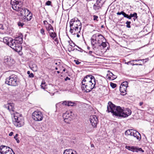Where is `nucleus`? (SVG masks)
<instances>
[{"label":"nucleus","instance_id":"obj_30","mask_svg":"<svg viewBox=\"0 0 154 154\" xmlns=\"http://www.w3.org/2000/svg\"><path fill=\"white\" fill-rule=\"evenodd\" d=\"M133 131V130L132 129L128 130L125 131V134L126 135H130L131 136Z\"/></svg>","mask_w":154,"mask_h":154},{"label":"nucleus","instance_id":"obj_10","mask_svg":"<svg viewBox=\"0 0 154 154\" xmlns=\"http://www.w3.org/2000/svg\"><path fill=\"white\" fill-rule=\"evenodd\" d=\"M72 111L67 112L63 114V117L65 122L69 123V122L73 119L72 116Z\"/></svg>","mask_w":154,"mask_h":154},{"label":"nucleus","instance_id":"obj_37","mask_svg":"<svg viewBox=\"0 0 154 154\" xmlns=\"http://www.w3.org/2000/svg\"><path fill=\"white\" fill-rule=\"evenodd\" d=\"M131 23V22L130 21H127L126 24H127L126 27L128 28H130L131 27L130 24Z\"/></svg>","mask_w":154,"mask_h":154},{"label":"nucleus","instance_id":"obj_18","mask_svg":"<svg viewBox=\"0 0 154 154\" xmlns=\"http://www.w3.org/2000/svg\"><path fill=\"white\" fill-rule=\"evenodd\" d=\"M5 107L9 110L11 114H13V112L14 109V103H8L6 105H5Z\"/></svg>","mask_w":154,"mask_h":154},{"label":"nucleus","instance_id":"obj_24","mask_svg":"<svg viewBox=\"0 0 154 154\" xmlns=\"http://www.w3.org/2000/svg\"><path fill=\"white\" fill-rule=\"evenodd\" d=\"M63 154H77V153L75 151H72V149H69L65 150Z\"/></svg>","mask_w":154,"mask_h":154},{"label":"nucleus","instance_id":"obj_61","mask_svg":"<svg viewBox=\"0 0 154 154\" xmlns=\"http://www.w3.org/2000/svg\"><path fill=\"white\" fill-rule=\"evenodd\" d=\"M60 103H58L57 104H56V106H58V105H60Z\"/></svg>","mask_w":154,"mask_h":154},{"label":"nucleus","instance_id":"obj_36","mask_svg":"<svg viewBox=\"0 0 154 154\" xmlns=\"http://www.w3.org/2000/svg\"><path fill=\"white\" fill-rule=\"evenodd\" d=\"M18 134H16L14 136V138L15 139V140L17 141V142L18 143H19L20 142V140L17 137H18Z\"/></svg>","mask_w":154,"mask_h":154},{"label":"nucleus","instance_id":"obj_59","mask_svg":"<svg viewBox=\"0 0 154 154\" xmlns=\"http://www.w3.org/2000/svg\"><path fill=\"white\" fill-rule=\"evenodd\" d=\"M91 147H94V144H91Z\"/></svg>","mask_w":154,"mask_h":154},{"label":"nucleus","instance_id":"obj_43","mask_svg":"<svg viewBox=\"0 0 154 154\" xmlns=\"http://www.w3.org/2000/svg\"><path fill=\"white\" fill-rule=\"evenodd\" d=\"M40 32L42 35H45V30L43 29V28L41 29L40 30Z\"/></svg>","mask_w":154,"mask_h":154},{"label":"nucleus","instance_id":"obj_52","mask_svg":"<svg viewBox=\"0 0 154 154\" xmlns=\"http://www.w3.org/2000/svg\"><path fill=\"white\" fill-rule=\"evenodd\" d=\"M14 133L13 132H11L9 134V136H12L13 134Z\"/></svg>","mask_w":154,"mask_h":154},{"label":"nucleus","instance_id":"obj_46","mask_svg":"<svg viewBox=\"0 0 154 154\" xmlns=\"http://www.w3.org/2000/svg\"><path fill=\"white\" fill-rule=\"evenodd\" d=\"M74 61L75 63L77 65H79L81 63L80 62H79L77 60H74Z\"/></svg>","mask_w":154,"mask_h":154},{"label":"nucleus","instance_id":"obj_9","mask_svg":"<svg viewBox=\"0 0 154 154\" xmlns=\"http://www.w3.org/2000/svg\"><path fill=\"white\" fill-rule=\"evenodd\" d=\"M32 116L33 120L36 121H41L43 118L42 112L38 110L34 111L32 113Z\"/></svg>","mask_w":154,"mask_h":154},{"label":"nucleus","instance_id":"obj_39","mask_svg":"<svg viewBox=\"0 0 154 154\" xmlns=\"http://www.w3.org/2000/svg\"><path fill=\"white\" fill-rule=\"evenodd\" d=\"M116 78V76L114 75V76H113L112 77L110 76H108V78L111 80H113L115 79Z\"/></svg>","mask_w":154,"mask_h":154},{"label":"nucleus","instance_id":"obj_62","mask_svg":"<svg viewBox=\"0 0 154 154\" xmlns=\"http://www.w3.org/2000/svg\"><path fill=\"white\" fill-rule=\"evenodd\" d=\"M139 61H143L144 60H143V59H139Z\"/></svg>","mask_w":154,"mask_h":154},{"label":"nucleus","instance_id":"obj_49","mask_svg":"<svg viewBox=\"0 0 154 154\" xmlns=\"http://www.w3.org/2000/svg\"><path fill=\"white\" fill-rule=\"evenodd\" d=\"M109 76H110L112 77L113 76H114V74L112 72H110L109 73Z\"/></svg>","mask_w":154,"mask_h":154},{"label":"nucleus","instance_id":"obj_40","mask_svg":"<svg viewBox=\"0 0 154 154\" xmlns=\"http://www.w3.org/2000/svg\"><path fill=\"white\" fill-rule=\"evenodd\" d=\"M110 86L113 88H115L116 86V85L113 83H110Z\"/></svg>","mask_w":154,"mask_h":154},{"label":"nucleus","instance_id":"obj_17","mask_svg":"<svg viewBox=\"0 0 154 154\" xmlns=\"http://www.w3.org/2000/svg\"><path fill=\"white\" fill-rule=\"evenodd\" d=\"M3 41L4 43L9 45L12 48V43L13 42V39L11 38H9L8 37H4L3 39Z\"/></svg>","mask_w":154,"mask_h":154},{"label":"nucleus","instance_id":"obj_58","mask_svg":"<svg viewBox=\"0 0 154 154\" xmlns=\"http://www.w3.org/2000/svg\"><path fill=\"white\" fill-rule=\"evenodd\" d=\"M133 60H134V61H136V62H138V61H139V59Z\"/></svg>","mask_w":154,"mask_h":154},{"label":"nucleus","instance_id":"obj_31","mask_svg":"<svg viewBox=\"0 0 154 154\" xmlns=\"http://www.w3.org/2000/svg\"><path fill=\"white\" fill-rule=\"evenodd\" d=\"M46 85H45V81H42V82L41 87V88L44 89L46 88Z\"/></svg>","mask_w":154,"mask_h":154},{"label":"nucleus","instance_id":"obj_13","mask_svg":"<svg viewBox=\"0 0 154 154\" xmlns=\"http://www.w3.org/2000/svg\"><path fill=\"white\" fill-rule=\"evenodd\" d=\"M90 120L92 126L94 128H96L98 122L97 117L95 115L91 116H90Z\"/></svg>","mask_w":154,"mask_h":154},{"label":"nucleus","instance_id":"obj_19","mask_svg":"<svg viewBox=\"0 0 154 154\" xmlns=\"http://www.w3.org/2000/svg\"><path fill=\"white\" fill-rule=\"evenodd\" d=\"M8 150H11V148L4 145H2L0 146V151L2 154H5Z\"/></svg>","mask_w":154,"mask_h":154},{"label":"nucleus","instance_id":"obj_55","mask_svg":"<svg viewBox=\"0 0 154 154\" xmlns=\"http://www.w3.org/2000/svg\"><path fill=\"white\" fill-rule=\"evenodd\" d=\"M143 102H140V103H139V104H140V106H142V105H143Z\"/></svg>","mask_w":154,"mask_h":154},{"label":"nucleus","instance_id":"obj_25","mask_svg":"<svg viewBox=\"0 0 154 154\" xmlns=\"http://www.w3.org/2000/svg\"><path fill=\"white\" fill-rule=\"evenodd\" d=\"M127 88L122 86H120V91L122 95H125L126 94Z\"/></svg>","mask_w":154,"mask_h":154},{"label":"nucleus","instance_id":"obj_35","mask_svg":"<svg viewBox=\"0 0 154 154\" xmlns=\"http://www.w3.org/2000/svg\"><path fill=\"white\" fill-rule=\"evenodd\" d=\"M134 60H132L129 61L127 62H126L125 63L127 65L131 64L133 66H134Z\"/></svg>","mask_w":154,"mask_h":154},{"label":"nucleus","instance_id":"obj_28","mask_svg":"<svg viewBox=\"0 0 154 154\" xmlns=\"http://www.w3.org/2000/svg\"><path fill=\"white\" fill-rule=\"evenodd\" d=\"M50 36L53 39H54V38L56 36V34L54 32V30L53 31H51L48 32Z\"/></svg>","mask_w":154,"mask_h":154},{"label":"nucleus","instance_id":"obj_7","mask_svg":"<svg viewBox=\"0 0 154 154\" xmlns=\"http://www.w3.org/2000/svg\"><path fill=\"white\" fill-rule=\"evenodd\" d=\"M96 80L94 82H91L82 84V89L86 92H90L92 89L96 88L95 85Z\"/></svg>","mask_w":154,"mask_h":154},{"label":"nucleus","instance_id":"obj_48","mask_svg":"<svg viewBox=\"0 0 154 154\" xmlns=\"http://www.w3.org/2000/svg\"><path fill=\"white\" fill-rule=\"evenodd\" d=\"M59 64H58V63L57 62H56L55 61H54V62L53 63L54 65V66L55 65H60V62H59Z\"/></svg>","mask_w":154,"mask_h":154},{"label":"nucleus","instance_id":"obj_14","mask_svg":"<svg viewBox=\"0 0 154 154\" xmlns=\"http://www.w3.org/2000/svg\"><path fill=\"white\" fill-rule=\"evenodd\" d=\"M104 3L102 0H96V2L93 5V9L95 11H97L101 9Z\"/></svg>","mask_w":154,"mask_h":154},{"label":"nucleus","instance_id":"obj_42","mask_svg":"<svg viewBox=\"0 0 154 154\" xmlns=\"http://www.w3.org/2000/svg\"><path fill=\"white\" fill-rule=\"evenodd\" d=\"M51 2L50 1H48L45 3V5L49 6L51 5Z\"/></svg>","mask_w":154,"mask_h":154},{"label":"nucleus","instance_id":"obj_22","mask_svg":"<svg viewBox=\"0 0 154 154\" xmlns=\"http://www.w3.org/2000/svg\"><path fill=\"white\" fill-rule=\"evenodd\" d=\"M74 103L72 102L71 101H63L61 104L63 105H65L66 106H74Z\"/></svg>","mask_w":154,"mask_h":154},{"label":"nucleus","instance_id":"obj_57","mask_svg":"<svg viewBox=\"0 0 154 154\" xmlns=\"http://www.w3.org/2000/svg\"><path fill=\"white\" fill-rule=\"evenodd\" d=\"M92 53V51H90L89 52V54L91 55V54Z\"/></svg>","mask_w":154,"mask_h":154},{"label":"nucleus","instance_id":"obj_16","mask_svg":"<svg viewBox=\"0 0 154 154\" xmlns=\"http://www.w3.org/2000/svg\"><path fill=\"white\" fill-rule=\"evenodd\" d=\"M14 61L10 57L7 56L5 57L4 63L7 65L9 66H12L14 63Z\"/></svg>","mask_w":154,"mask_h":154},{"label":"nucleus","instance_id":"obj_41","mask_svg":"<svg viewBox=\"0 0 154 154\" xmlns=\"http://www.w3.org/2000/svg\"><path fill=\"white\" fill-rule=\"evenodd\" d=\"M143 60H145L143 61H142L143 63L144 64L146 63L149 60V58H147L145 59H143Z\"/></svg>","mask_w":154,"mask_h":154},{"label":"nucleus","instance_id":"obj_56","mask_svg":"<svg viewBox=\"0 0 154 154\" xmlns=\"http://www.w3.org/2000/svg\"><path fill=\"white\" fill-rule=\"evenodd\" d=\"M50 23H51V22L52 23H54V21L52 20H50Z\"/></svg>","mask_w":154,"mask_h":154},{"label":"nucleus","instance_id":"obj_1","mask_svg":"<svg viewBox=\"0 0 154 154\" xmlns=\"http://www.w3.org/2000/svg\"><path fill=\"white\" fill-rule=\"evenodd\" d=\"M107 108V111L108 112H110L113 115L119 117H127L131 113V111L130 109L126 108L123 110L120 106H116L111 102H108Z\"/></svg>","mask_w":154,"mask_h":154},{"label":"nucleus","instance_id":"obj_53","mask_svg":"<svg viewBox=\"0 0 154 154\" xmlns=\"http://www.w3.org/2000/svg\"><path fill=\"white\" fill-rule=\"evenodd\" d=\"M134 65H136V66H138V65L142 66V64H137V63L134 64Z\"/></svg>","mask_w":154,"mask_h":154},{"label":"nucleus","instance_id":"obj_32","mask_svg":"<svg viewBox=\"0 0 154 154\" xmlns=\"http://www.w3.org/2000/svg\"><path fill=\"white\" fill-rule=\"evenodd\" d=\"M128 82L127 81H125L123 82L121 85L120 86H122V87H125L126 88H127L128 87Z\"/></svg>","mask_w":154,"mask_h":154},{"label":"nucleus","instance_id":"obj_8","mask_svg":"<svg viewBox=\"0 0 154 154\" xmlns=\"http://www.w3.org/2000/svg\"><path fill=\"white\" fill-rule=\"evenodd\" d=\"M11 4L14 10L17 11L23 7V3L19 0H11Z\"/></svg>","mask_w":154,"mask_h":154},{"label":"nucleus","instance_id":"obj_34","mask_svg":"<svg viewBox=\"0 0 154 154\" xmlns=\"http://www.w3.org/2000/svg\"><path fill=\"white\" fill-rule=\"evenodd\" d=\"M17 25L19 27H22L24 25V23H23L20 21L18 22Z\"/></svg>","mask_w":154,"mask_h":154},{"label":"nucleus","instance_id":"obj_29","mask_svg":"<svg viewBox=\"0 0 154 154\" xmlns=\"http://www.w3.org/2000/svg\"><path fill=\"white\" fill-rule=\"evenodd\" d=\"M30 67L31 69L34 72L36 71L37 70V66L35 64H33Z\"/></svg>","mask_w":154,"mask_h":154},{"label":"nucleus","instance_id":"obj_21","mask_svg":"<svg viewBox=\"0 0 154 154\" xmlns=\"http://www.w3.org/2000/svg\"><path fill=\"white\" fill-rule=\"evenodd\" d=\"M26 18H23L22 19L24 20V21H30L32 18V15L31 13L29 11L27 15H26L25 16Z\"/></svg>","mask_w":154,"mask_h":154},{"label":"nucleus","instance_id":"obj_23","mask_svg":"<svg viewBox=\"0 0 154 154\" xmlns=\"http://www.w3.org/2000/svg\"><path fill=\"white\" fill-rule=\"evenodd\" d=\"M126 148L129 150L133 152H137V148L134 146H126Z\"/></svg>","mask_w":154,"mask_h":154},{"label":"nucleus","instance_id":"obj_12","mask_svg":"<svg viewBox=\"0 0 154 154\" xmlns=\"http://www.w3.org/2000/svg\"><path fill=\"white\" fill-rule=\"evenodd\" d=\"M17 11L18 12L19 16L23 19V18H26V14L27 15L28 13L29 12V11L25 8L22 7Z\"/></svg>","mask_w":154,"mask_h":154},{"label":"nucleus","instance_id":"obj_51","mask_svg":"<svg viewBox=\"0 0 154 154\" xmlns=\"http://www.w3.org/2000/svg\"><path fill=\"white\" fill-rule=\"evenodd\" d=\"M69 45H70L72 46V47H73L75 45V44H74V43H72V44L71 43H70V42L69 41Z\"/></svg>","mask_w":154,"mask_h":154},{"label":"nucleus","instance_id":"obj_47","mask_svg":"<svg viewBox=\"0 0 154 154\" xmlns=\"http://www.w3.org/2000/svg\"><path fill=\"white\" fill-rule=\"evenodd\" d=\"M43 23L45 25V27L46 26V25H48V23L47 21L46 20H45L43 21Z\"/></svg>","mask_w":154,"mask_h":154},{"label":"nucleus","instance_id":"obj_33","mask_svg":"<svg viewBox=\"0 0 154 154\" xmlns=\"http://www.w3.org/2000/svg\"><path fill=\"white\" fill-rule=\"evenodd\" d=\"M116 14L118 15L122 14L125 17L126 16V14L123 11H122L120 12H118L116 13Z\"/></svg>","mask_w":154,"mask_h":154},{"label":"nucleus","instance_id":"obj_38","mask_svg":"<svg viewBox=\"0 0 154 154\" xmlns=\"http://www.w3.org/2000/svg\"><path fill=\"white\" fill-rule=\"evenodd\" d=\"M27 73L29 75V77L30 78H32L34 77V75L33 73H30L29 71H28L27 72Z\"/></svg>","mask_w":154,"mask_h":154},{"label":"nucleus","instance_id":"obj_26","mask_svg":"<svg viewBox=\"0 0 154 154\" xmlns=\"http://www.w3.org/2000/svg\"><path fill=\"white\" fill-rule=\"evenodd\" d=\"M126 16L125 17L129 19H131L132 17H134L136 19L138 17L137 13L135 12L133 14H131L129 16L126 14Z\"/></svg>","mask_w":154,"mask_h":154},{"label":"nucleus","instance_id":"obj_6","mask_svg":"<svg viewBox=\"0 0 154 154\" xmlns=\"http://www.w3.org/2000/svg\"><path fill=\"white\" fill-rule=\"evenodd\" d=\"M5 82L9 85L16 86L18 85L19 81L17 75H12L6 79Z\"/></svg>","mask_w":154,"mask_h":154},{"label":"nucleus","instance_id":"obj_11","mask_svg":"<svg viewBox=\"0 0 154 154\" xmlns=\"http://www.w3.org/2000/svg\"><path fill=\"white\" fill-rule=\"evenodd\" d=\"M17 11L18 12L19 16L23 19V18H26V14L27 15L28 13L29 12V11L25 8L22 7Z\"/></svg>","mask_w":154,"mask_h":154},{"label":"nucleus","instance_id":"obj_54","mask_svg":"<svg viewBox=\"0 0 154 154\" xmlns=\"http://www.w3.org/2000/svg\"><path fill=\"white\" fill-rule=\"evenodd\" d=\"M70 79L68 77H67L65 79V80L66 81L68 80H69Z\"/></svg>","mask_w":154,"mask_h":154},{"label":"nucleus","instance_id":"obj_3","mask_svg":"<svg viewBox=\"0 0 154 154\" xmlns=\"http://www.w3.org/2000/svg\"><path fill=\"white\" fill-rule=\"evenodd\" d=\"M70 32L72 35H75L80 32L82 27L81 23L77 18L72 19L70 22Z\"/></svg>","mask_w":154,"mask_h":154},{"label":"nucleus","instance_id":"obj_5","mask_svg":"<svg viewBox=\"0 0 154 154\" xmlns=\"http://www.w3.org/2000/svg\"><path fill=\"white\" fill-rule=\"evenodd\" d=\"M13 122L14 124L16 127H21L24 125V120L22 115L17 112L14 113Z\"/></svg>","mask_w":154,"mask_h":154},{"label":"nucleus","instance_id":"obj_44","mask_svg":"<svg viewBox=\"0 0 154 154\" xmlns=\"http://www.w3.org/2000/svg\"><path fill=\"white\" fill-rule=\"evenodd\" d=\"M98 18V17L96 15L93 16V20H96L97 21V19Z\"/></svg>","mask_w":154,"mask_h":154},{"label":"nucleus","instance_id":"obj_15","mask_svg":"<svg viewBox=\"0 0 154 154\" xmlns=\"http://www.w3.org/2000/svg\"><path fill=\"white\" fill-rule=\"evenodd\" d=\"M96 80L94 77L93 75H87L84 77L83 80L82 82V85L83 83H88L91 81L92 82H94Z\"/></svg>","mask_w":154,"mask_h":154},{"label":"nucleus","instance_id":"obj_64","mask_svg":"<svg viewBox=\"0 0 154 154\" xmlns=\"http://www.w3.org/2000/svg\"><path fill=\"white\" fill-rule=\"evenodd\" d=\"M55 69L56 70H57L58 69V68L57 67H56L55 68Z\"/></svg>","mask_w":154,"mask_h":154},{"label":"nucleus","instance_id":"obj_63","mask_svg":"<svg viewBox=\"0 0 154 154\" xmlns=\"http://www.w3.org/2000/svg\"><path fill=\"white\" fill-rule=\"evenodd\" d=\"M66 71V69L65 68L63 70V72H65Z\"/></svg>","mask_w":154,"mask_h":154},{"label":"nucleus","instance_id":"obj_2","mask_svg":"<svg viewBox=\"0 0 154 154\" xmlns=\"http://www.w3.org/2000/svg\"><path fill=\"white\" fill-rule=\"evenodd\" d=\"M91 42L93 49L96 51L100 48H104L107 46L106 39L101 34L97 33L94 34L91 38Z\"/></svg>","mask_w":154,"mask_h":154},{"label":"nucleus","instance_id":"obj_27","mask_svg":"<svg viewBox=\"0 0 154 154\" xmlns=\"http://www.w3.org/2000/svg\"><path fill=\"white\" fill-rule=\"evenodd\" d=\"M45 27L47 31H48V32H49V31H53V28L50 24L48 23V25H46Z\"/></svg>","mask_w":154,"mask_h":154},{"label":"nucleus","instance_id":"obj_50","mask_svg":"<svg viewBox=\"0 0 154 154\" xmlns=\"http://www.w3.org/2000/svg\"><path fill=\"white\" fill-rule=\"evenodd\" d=\"M0 29H4L3 26L2 24H0Z\"/></svg>","mask_w":154,"mask_h":154},{"label":"nucleus","instance_id":"obj_60","mask_svg":"<svg viewBox=\"0 0 154 154\" xmlns=\"http://www.w3.org/2000/svg\"><path fill=\"white\" fill-rule=\"evenodd\" d=\"M77 35V36L78 37H80V35L78 34V33L76 34Z\"/></svg>","mask_w":154,"mask_h":154},{"label":"nucleus","instance_id":"obj_4","mask_svg":"<svg viewBox=\"0 0 154 154\" xmlns=\"http://www.w3.org/2000/svg\"><path fill=\"white\" fill-rule=\"evenodd\" d=\"M23 36L20 35L17 37L14 40L13 39L12 48L15 51L19 52L22 49L21 44L23 43Z\"/></svg>","mask_w":154,"mask_h":154},{"label":"nucleus","instance_id":"obj_20","mask_svg":"<svg viewBox=\"0 0 154 154\" xmlns=\"http://www.w3.org/2000/svg\"><path fill=\"white\" fill-rule=\"evenodd\" d=\"M131 136L136 138L137 140H140L141 138L140 134L137 131L133 130Z\"/></svg>","mask_w":154,"mask_h":154},{"label":"nucleus","instance_id":"obj_45","mask_svg":"<svg viewBox=\"0 0 154 154\" xmlns=\"http://www.w3.org/2000/svg\"><path fill=\"white\" fill-rule=\"evenodd\" d=\"M137 152L138 151H141L142 152H144V151L141 148H137Z\"/></svg>","mask_w":154,"mask_h":154}]
</instances>
